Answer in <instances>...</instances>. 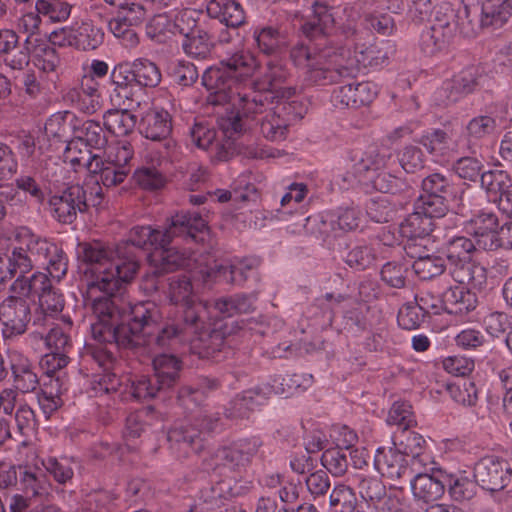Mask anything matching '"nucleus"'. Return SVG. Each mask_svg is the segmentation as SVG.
<instances>
[{
  "label": "nucleus",
  "instance_id": "41",
  "mask_svg": "<svg viewBox=\"0 0 512 512\" xmlns=\"http://www.w3.org/2000/svg\"><path fill=\"white\" fill-rule=\"evenodd\" d=\"M180 33L184 34L182 48L188 56L205 59L210 55L212 43L207 32L200 29H191L190 32L184 33L183 29H180Z\"/></svg>",
  "mask_w": 512,
  "mask_h": 512
},
{
  "label": "nucleus",
  "instance_id": "39",
  "mask_svg": "<svg viewBox=\"0 0 512 512\" xmlns=\"http://www.w3.org/2000/svg\"><path fill=\"white\" fill-rule=\"evenodd\" d=\"M129 65L131 67L136 86L155 88L160 84L162 80L161 71L151 60L138 58Z\"/></svg>",
  "mask_w": 512,
  "mask_h": 512
},
{
  "label": "nucleus",
  "instance_id": "43",
  "mask_svg": "<svg viewBox=\"0 0 512 512\" xmlns=\"http://www.w3.org/2000/svg\"><path fill=\"white\" fill-rule=\"evenodd\" d=\"M512 16V0L502 3H485L481 8V23L484 27L499 28Z\"/></svg>",
  "mask_w": 512,
  "mask_h": 512
},
{
  "label": "nucleus",
  "instance_id": "18",
  "mask_svg": "<svg viewBox=\"0 0 512 512\" xmlns=\"http://www.w3.org/2000/svg\"><path fill=\"white\" fill-rule=\"evenodd\" d=\"M67 99L77 110L87 115L95 114L102 107L98 84L88 76L82 78L79 87L73 88L67 93Z\"/></svg>",
  "mask_w": 512,
  "mask_h": 512
},
{
  "label": "nucleus",
  "instance_id": "19",
  "mask_svg": "<svg viewBox=\"0 0 512 512\" xmlns=\"http://www.w3.org/2000/svg\"><path fill=\"white\" fill-rule=\"evenodd\" d=\"M206 317L207 313L203 317V327L199 333L193 335V340L190 343L197 347L196 342H199V355L208 358L213 357L215 353L223 349L225 339L232 330H228V327L221 323H215L213 328L210 329L205 321Z\"/></svg>",
  "mask_w": 512,
  "mask_h": 512
},
{
  "label": "nucleus",
  "instance_id": "25",
  "mask_svg": "<svg viewBox=\"0 0 512 512\" xmlns=\"http://www.w3.org/2000/svg\"><path fill=\"white\" fill-rule=\"evenodd\" d=\"M415 249L414 244L404 246L406 254L415 259L412 268L420 279L429 280L444 273L447 267L444 258L429 253L421 254L416 252Z\"/></svg>",
  "mask_w": 512,
  "mask_h": 512
},
{
  "label": "nucleus",
  "instance_id": "20",
  "mask_svg": "<svg viewBox=\"0 0 512 512\" xmlns=\"http://www.w3.org/2000/svg\"><path fill=\"white\" fill-rule=\"evenodd\" d=\"M334 26V18L327 5L315 2L313 14L301 25L303 34L310 41L318 40L326 47V36Z\"/></svg>",
  "mask_w": 512,
  "mask_h": 512
},
{
  "label": "nucleus",
  "instance_id": "3",
  "mask_svg": "<svg viewBox=\"0 0 512 512\" xmlns=\"http://www.w3.org/2000/svg\"><path fill=\"white\" fill-rule=\"evenodd\" d=\"M80 257L90 266L93 280L90 292L98 287L108 291H118L136 277L140 261L127 243H119L115 248L99 242L81 245Z\"/></svg>",
  "mask_w": 512,
  "mask_h": 512
},
{
  "label": "nucleus",
  "instance_id": "62",
  "mask_svg": "<svg viewBox=\"0 0 512 512\" xmlns=\"http://www.w3.org/2000/svg\"><path fill=\"white\" fill-rule=\"evenodd\" d=\"M322 465L334 476H343L348 469V454L341 447L326 449L321 456Z\"/></svg>",
  "mask_w": 512,
  "mask_h": 512
},
{
  "label": "nucleus",
  "instance_id": "61",
  "mask_svg": "<svg viewBox=\"0 0 512 512\" xmlns=\"http://www.w3.org/2000/svg\"><path fill=\"white\" fill-rule=\"evenodd\" d=\"M360 496L367 502L376 503L386 496V487L378 477L356 475Z\"/></svg>",
  "mask_w": 512,
  "mask_h": 512
},
{
  "label": "nucleus",
  "instance_id": "31",
  "mask_svg": "<svg viewBox=\"0 0 512 512\" xmlns=\"http://www.w3.org/2000/svg\"><path fill=\"white\" fill-rule=\"evenodd\" d=\"M351 160L354 162L355 173L362 175L388 167L392 153L387 149L370 147L364 152H355Z\"/></svg>",
  "mask_w": 512,
  "mask_h": 512
},
{
  "label": "nucleus",
  "instance_id": "11",
  "mask_svg": "<svg viewBox=\"0 0 512 512\" xmlns=\"http://www.w3.org/2000/svg\"><path fill=\"white\" fill-rule=\"evenodd\" d=\"M474 478L483 489L500 491L512 481V468L505 459L485 457L476 463Z\"/></svg>",
  "mask_w": 512,
  "mask_h": 512
},
{
  "label": "nucleus",
  "instance_id": "56",
  "mask_svg": "<svg viewBox=\"0 0 512 512\" xmlns=\"http://www.w3.org/2000/svg\"><path fill=\"white\" fill-rule=\"evenodd\" d=\"M231 497H233V490L225 481L216 482L200 491V499L208 509L220 508Z\"/></svg>",
  "mask_w": 512,
  "mask_h": 512
},
{
  "label": "nucleus",
  "instance_id": "21",
  "mask_svg": "<svg viewBox=\"0 0 512 512\" xmlns=\"http://www.w3.org/2000/svg\"><path fill=\"white\" fill-rule=\"evenodd\" d=\"M8 358L15 389L22 393L35 391L39 379L30 360L18 351H10Z\"/></svg>",
  "mask_w": 512,
  "mask_h": 512
},
{
  "label": "nucleus",
  "instance_id": "64",
  "mask_svg": "<svg viewBox=\"0 0 512 512\" xmlns=\"http://www.w3.org/2000/svg\"><path fill=\"white\" fill-rule=\"evenodd\" d=\"M71 131V117L67 113H56L50 116L44 126L47 137H52L60 142H67Z\"/></svg>",
  "mask_w": 512,
  "mask_h": 512
},
{
  "label": "nucleus",
  "instance_id": "28",
  "mask_svg": "<svg viewBox=\"0 0 512 512\" xmlns=\"http://www.w3.org/2000/svg\"><path fill=\"white\" fill-rule=\"evenodd\" d=\"M158 247L149 256L150 268H155V273L166 275L186 265L188 255L174 247Z\"/></svg>",
  "mask_w": 512,
  "mask_h": 512
},
{
  "label": "nucleus",
  "instance_id": "40",
  "mask_svg": "<svg viewBox=\"0 0 512 512\" xmlns=\"http://www.w3.org/2000/svg\"><path fill=\"white\" fill-rule=\"evenodd\" d=\"M130 168H121L113 164H108L99 156L90 163V174L99 175L98 183L101 182L105 187H114L124 182Z\"/></svg>",
  "mask_w": 512,
  "mask_h": 512
},
{
  "label": "nucleus",
  "instance_id": "26",
  "mask_svg": "<svg viewBox=\"0 0 512 512\" xmlns=\"http://www.w3.org/2000/svg\"><path fill=\"white\" fill-rule=\"evenodd\" d=\"M264 95V106L262 110L256 113H249L248 115H241V121L243 122V117H249L257 115H262L257 119L258 124L260 126L261 134L270 141H281L284 140L287 136L288 126L284 123L281 117L274 111L273 108L267 109L266 105L268 104L267 95Z\"/></svg>",
  "mask_w": 512,
  "mask_h": 512
},
{
  "label": "nucleus",
  "instance_id": "27",
  "mask_svg": "<svg viewBox=\"0 0 512 512\" xmlns=\"http://www.w3.org/2000/svg\"><path fill=\"white\" fill-rule=\"evenodd\" d=\"M153 377L166 391L175 386L180 378L182 361L173 354L162 353L153 359Z\"/></svg>",
  "mask_w": 512,
  "mask_h": 512
},
{
  "label": "nucleus",
  "instance_id": "6",
  "mask_svg": "<svg viewBox=\"0 0 512 512\" xmlns=\"http://www.w3.org/2000/svg\"><path fill=\"white\" fill-rule=\"evenodd\" d=\"M451 277L459 284L482 290L487 284V269L473 259L475 245L465 236H453L442 245Z\"/></svg>",
  "mask_w": 512,
  "mask_h": 512
},
{
  "label": "nucleus",
  "instance_id": "33",
  "mask_svg": "<svg viewBox=\"0 0 512 512\" xmlns=\"http://www.w3.org/2000/svg\"><path fill=\"white\" fill-rule=\"evenodd\" d=\"M294 87H285L277 90V95L271 98H278L276 105L272 108L281 117L284 123L289 127L301 120L305 113V107L299 101L289 99L295 94Z\"/></svg>",
  "mask_w": 512,
  "mask_h": 512
},
{
  "label": "nucleus",
  "instance_id": "15",
  "mask_svg": "<svg viewBox=\"0 0 512 512\" xmlns=\"http://www.w3.org/2000/svg\"><path fill=\"white\" fill-rule=\"evenodd\" d=\"M478 71L475 67H467L443 83L436 92V98L443 105L457 102L462 97L473 92L478 86Z\"/></svg>",
  "mask_w": 512,
  "mask_h": 512
},
{
  "label": "nucleus",
  "instance_id": "10",
  "mask_svg": "<svg viewBox=\"0 0 512 512\" xmlns=\"http://www.w3.org/2000/svg\"><path fill=\"white\" fill-rule=\"evenodd\" d=\"M168 447L178 459H186L191 454L209 457V444L201 431L192 424L175 425L167 433Z\"/></svg>",
  "mask_w": 512,
  "mask_h": 512
},
{
  "label": "nucleus",
  "instance_id": "9",
  "mask_svg": "<svg viewBox=\"0 0 512 512\" xmlns=\"http://www.w3.org/2000/svg\"><path fill=\"white\" fill-rule=\"evenodd\" d=\"M146 16V9L141 3L131 2L118 7L116 16L108 20V28L122 45L133 48L139 43L136 28L143 24Z\"/></svg>",
  "mask_w": 512,
  "mask_h": 512
},
{
  "label": "nucleus",
  "instance_id": "53",
  "mask_svg": "<svg viewBox=\"0 0 512 512\" xmlns=\"http://www.w3.org/2000/svg\"><path fill=\"white\" fill-rule=\"evenodd\" d=\"M396 439L399 440L398 443L395 442L397 448L416 465L426 443L423 436L408 428L402 430Z\"/></svg>",
  "mask_w": 512,
  "mask_h": 512
},
{
  "label": "nucleus",
  "instance_id": "7",
  "mask_svg": "<svg viewBox=\"0 0 512 512\" xmlns=\"http://www.w3.org/2000/svg\"><path fill=\"white\" fill-rule=\"evenodd\" d=\"M262 446L263 442L257 436L239 439L227 447L209 453V457L203 459V467L206 470H214L219 465L217 460H221L223 465L233 471L245 470Z\"/></svg>",
  "mask_w": 512,
  "mask_h": 512
},
{
  "label": "nucleus",
  "instance_id": "57",
  "mask_svg": "<svg viewBox=\"0 0 512 512\" xmlns=\"http://www.w3.org/2000/svg\"><path fill=\"white\" fill-rule=\"evenodd\" d=\"M448 492L455 501L470 500L476 494L477 482L466 476L444 475Z\"/></svg>",
  "mask_w": 512,
  "mask_h": 512
},
{
  "label": "nucleus",
  "instance_id": "52",
  "mask_svg": "<svg viewBox=\"0 0 512 512\" xmlns=\"http://www.w3.org/2000/svg\"><path fill=\"white\" fill-rule=\"evenodd\" d=\"M113 92L119 99H130L132 87L135 85L134 76L128 63L116 65L110 74Z\"/></svg>",
  "mask_w": 512,
  "mask_h": 512
},
{
  "label": "nucleus",
  "instance_id": "36",
  "mask_svg": "<svg viewBox=\"0 0 512 512\" xmlns=\"http://www.w3.org/2000/svg\"><path fill=\"white\" fill-rule=\"evenodd\" d=\"M137 117L127 109H109L103 114L105 129L117 137L131 134L136 126Z\"/></svg>",
  "mask_w": 512,
  "mask_h": 512
},
{
  "label": "nucleus",
  "instance_id": "49",
  "mask_svg": "<svg viewBox=\"0 0 512 512\" xmlns=\"http://www.w3.org/2000/svg\"><path fill=\"white\" fill-rule=\"evenodd\" d=\"M91 386L96 396L118 393L123 400H127V397L124 395L125 383L111 370L95 374Z\"/></svg>",
  "mask_w": 512,
  "mask_h": 512
},
{
  "label": "nucleus",
  "instance_id": "22",
  "mask_svg": "<svg viewBox=\"0 0 512 512\" xmlns=\"http://www.w3.org/2000/svg\"><path fill=\"white\" fill-rule=\"evenodd\" d=\"M409 481L414 499L423 503L434 502L440 499L446 488L444 474L435 476L417 473Z\"/></svg>",
  "mask_w": 512,
  "mask_h": 512
},
{
  "label": "nucleus",
  "instance_id": "34",
  "mask_svg": "<svg viewBox=\"0 0 512 512\" xmlns=\"http://www.w3.org/2000/svg\"><path fill=\"white\" fill-rule=\"evenodd\" d=\"M50 284L51 280L47 274L35 272L30 276L15 279L11 286V290L17 297L35 301L36 298L39 299L42 293L50 287Z\"/></svg>",
  "mask_w": 512,
  "mask_h": 512
},
{
  "label": "nucleus",
  "instance_id": "14",
  "mask_svg": "<svg viewBox=\"0 0 512 512\" xmlns=\"http://www.w3.org/2000/svg\"><path fill=\"white\" fill-rule=\"evenodd\" d=\"M377 471L392 480L407 481L415 474V464L398 448H378L374 457Z\"/></svg>",
  "mask_w": 512,
  "mask_h": 512
},
{
  "label": "nucleus",
  "instance_id": "5",
  "mask_svg": "<svg viewBox=\"0 0 512 512\" xmlns=\"http://www.w3.org/2000/svg\"><path fill=\"white\" fill-rule=\"evenodd\" d=\"M167 226L153 228L147 226H134L128 233L126 241L133 253L136 255L133 247L148 250L157 249L170 245L176 239L183 241L202 240L199 234L207 230V222L196 212H181L173 215Z\"/></svg>",
  "mask_w": 512,
  "mask_h": 512
},
{
  "label": "nucleus",
  "instance_id": "55",
  "mask_svg": "<svg viewBox=\"0 0 512 512\" xmlns=\"http://www.w3.org/2000/svg\"><path fill=\"white\" fill-rule=\"evenodd\" d=\"M63 390H66V388H63V383L59 377H56V379H50L48 384H44V389L39 397V404L47 417L62 406L63 401L61 399V394Z\"/></svg>",
  "mask_w": 512,
  "mask_h": 512
},
{
  "label": "nucleus",
  "instance_id": "50",
  "mask_svg": "<svg viewBox=\"0 0 512 512\" xmlns=\"http://www.w3.org/2000/svg\"><path fill=\"white\" fill-rule=\"evenodd\" d=\"M28 255H31L33 265L47 263V259L52 253L57 251V245L42 239L34 234H27L22 243Z\"/></svg>",
  "mask_w": 512,
  "mask_h": 512
},
{
  "label": "nucleus",
  "instance_id": "1",
  "mask_svg": "<svg viewBox=\"0 0 512 512\" xmlns=\"http://www.w3.org/2000/svg\"><path fill=\"white\" fill-rule=\"evenodd\" d=\"M258 62L253 54L240 50L212 66L202 75L203 86L211 92L209 102L213 105L230 103L236 112L219 119V126L225 136L234 138L244 130L241 115L256 113L264 106V95L254 91L251 80Z\"/></svg>",
  "mask_w": 512,
  "mask_h": 512
},
{
  "label": "nucleus",
  "instance_id": "24",
  "mask_svg": "<svg viewBox=\"0 0 512 512\" xmlns=\"http://www.w3.org/2000/svg\"><path fill=\"white\" fill-rule=\"evenodd\" d=\"M71 131L73 136L82 140L86 146L102 150L108 143V138L100 122L95 120H80L71 116Z\"/></svg>",
  "mask_w": 512,
  "mask_h": 512
},
{
  "label": "nucleus",
  "instance_id": "30",
  "mask_svg": "<svg viewBox=\"0 0 512 512\" xmlns=\"http://www.w3.org/2000/svg\"><path fill=\"white\" fill-rule=\"evenodd\" d=\"M471 287L454 286L444 292L445 312L454 315H463L477 306V297Z\"/></svg>",
  "mask_w": 512,
  "mask_h": 512
},
{
  "label": "nucleus",
  "instance_id": "58",
  "mask_svg": "<svg viewBox=\"0 0 512 512\" xmlns=\"http://www.w3.org/2000/svg\"><path fill=\"white\" fill-rule=\"evenodd\" d=\"M329 504L335 512H354L357 507V497L351 487L338 484L330 493Z\"/></svg>",
  "mask_w": 512,
  "mask_h": 512
},
{
  "label": "nucleus",
  "instance_id": "44",
  "mask_svg": "<svg viewBox=\"0 0 512 512\" xmlns=\"http://www.w3.org/2000/svg\"><path fill=\"white\" fill-rule=\"evenodd\" d=\"M421 194L451 199L455 196V185L449 176L440 172L427 175L421 182Z\"/></svg>",
  "mask_w": 512,
  "mask_h": 512
},
{
  "label": "nucleus",
  "instance_id": "12",
  "mask_svg": "<svg viewBox=\"0 0 512 512\" xmlns=\"http://www.w3.org/2000/svg\"><path fill=\"white\" fill-rule=\"evenodd\" d=\"M48 204L59 222L71 224L76 220L77 213L86 212L85 188L71 185L50 196Z\"/></svg>",
  "mask_w": 512,
  "mask_h": 512
},
{
  "label": "nucleus",
  "instance_id": "8",
  "mask_svg": "<svg viewBox=\"0 0 512 512\" xmlns=\"http://www.w3.org/2000/svg\"><path fill=\"white\" fill-rule=\"evenodd\" d=\"M355 68L343 65L337 52L324 47L318 57L306 69L304 82L307 86H324L354 75Z\"/></svg>",
  "mask_w": 512,
  "mask_h": 512
},
{
  "label": "nucleus",
  "instance_id": "51",
  "mask_svg": "<svg viewBox=\"0 0 512 512\" xmlns=\"http://www.w3.org/2000/svg\"><path fill=\"white\" fill-rule=\"evenodd\" d=\"M72 8L73 6L65 0H37L35 4L40 16L51 23L66 21L71 15Z\"/></svg>",
  "mask_w": 512,
  "mask_h": 512
},
{
  "label": "nucleus",
  "instance_id": "17",
  "mask_svg": "<svg viewBox=\"0 0 512 512\" xmlns=\"http://www.w3.org/2000/svg\"><path fill=\"white\" fill-rule=\"evenodd\" d=\"M503 113L497 109H490L486 114L473 117L466 125V137L469 148L477 145V143L487 137L494 135L499 129L505 126L506 120Z\"/></svg>",
  "mask_w": 512,
  "mask_h": 512
},
{
  "label": "nucleus",
  "instance_id": "16",
  "mask_svg": "<svg viewBox=\"0 0 512 512\" xmlns=\"http://www.w3.org/2000/svg\"><path fill=\"white\" fill-rule=\"evenodd\" d=\"M141 134L152 141H165V148L169 151L175 147L173 140L168 139L172 131V119L164 109H152L142 117L139 125Z\"/></svg>",
  "mask_w": 512,
  "mask_h": 512
},
{
  "label": "nucleus",
  "instance_id": "32",
  "mask_svg": "<svg viewBox=\"0 0 512 512\" xmlns=\"http://www.w3.org/2000/svg\"><path fill=\"white\" fill-rule=\"evenodd\" d=\"M210 16L218 18L227 27L237 28L244 24L245 13L235 0H211L207 5Z\"/></svg>",
  "mask_w": 512,
  "mask_h": 512
},
{
  "label": "nucleus",
  "instance_id": "59",
  "mask_svg": "<svg viewBox=\"0 0 512 512\" xmlns=\"http://www.w3.org/2000/svg\"><path fill=\"white\" fill-rule=\"evenodd\" d=\"M449 200L439 196L421 194L414 204V208L431 220L441 218L449 211Z\"/></svg>",
  "mask_w": 512,
  "mask_h": 512
},
{
  "label": "nucleus",
  "instance_id": "13",
  "mask_svg": "<svg viewBox=\"0 0 512 512\" xmlns=\"http://www.w3.org/2000/svg\"><path fill=\"white\" fill-rule=\"evenodd\" d=\"M31 319L30 306L26 299L7 297L0 305V321L6 338L23 334Z\"/></svg>",
  "mask_w": 512,
  "mask_h": 512
},
{
  "label": "nucleus",
  "instance_id": "2",
  "mask_svg": "<svg viewBox=\"0 0 512 512\" xmlns=\"http://www.w3.org/2000/svg\"><path fill=\"white\" fill-rule=\"evenodd\" d=\"M91 283H87L85 305L96 318L91 323V333L99 343L116 344L124 348L131 343L129 335H135L143 329L146 321L155 322L159 318L157 304L152 301L129 305V310L120 308L114 293L103 287L90 292Z\"/></svg>",
  "mask_w": 512,
  "mask_h": 512
},
{
  "label": "nucleus",
  "instance_id": "47",
  "mask_svg": "<svg viewBox=\"0 0 512 512\" xmlns=\"http://www.w3.org/2000/svg\"><path fill=\"white\" fill-rule=\"evenodd\" d=\"M512 186V178L504 170L494 169L481 174V187L488 197L494 201Z\"/></svg>",
  "mask_w": 512,
  "mask_h": 512
},
{
  "label": "nucleus",
  "instance_id": "4",
  "mask_svg": "<svg viewBox=\"0 0 512 512\" xmlns=\"http://www.w3.org/2000/svg\"><path fill=\"white\" fill-rule=\"evenodd\" d=\"M159 318L147 325L135 335H129L130 344L125 349L148 346L151 349L179 350L183 345L193 340V335L203 327V317L206 314L205 305L186 306L174 313V316L160 325L162 313L157 305Z\"/></svg>",
  "mask_w": 512,
  "mask_h": 512
},
{
  "label": "nucleus",
  "instance_id": "35",
  "mask_svg": "<svg viewBox=\"0 0 512 512\" xmlns=\"http://www.w3.org/2000/svg\"><path fill=\"white\" fill-rule=\"evenodd\" d=\"M289 77L290 72L283 64L276 60H270L267 62L265 72L259 80L257 82L253 81L255 83L254 89L258 87L259 90H263V92L260 93L266 94L267 98L273 92L277 95V90L283 89L281 85L285 83Z\"/></svg>",
  "mask_w": 512,
  "mask_h": 512
},
{
  "label": "nucleus",
  "instance_id": "48",
  "mask_svg": "<svg viewBox=\"0 0 512 512\" xmlns=\"http://www.w3.org/2000/svg\"><path fill=\"white\" fill-rule=\"evenodd\" d=\"M166 391L154 377L141 376L140 378L131 381V383H125L124 395L128 398V395L138 401H144L152 399L157 396L158 393Z\"/></svg>",
  "mask_w": 512,
  "mask_h": 512
},
{
  "label": "nucleus",
  "instance_id": "46",
  "mask_svg": "<svg viewBox=\"0 0 512 512\" xmlns=\"http://www.w3.org/2000/svg\"><path fill=\"white\" fill-rule=\"evenodd\" d=\"M33 52V64L43 73H53L60 65V57L56 49L42 39H36Z\"/></svg>",
  "mask_w": 512,
  "mask_h": 512
},
{
  "label": "nucleus",
  "instance_id": "60",
  "mask_svg": "<svg viewBox=\"0 0 512 512\" xmlns=\"http://www.w3.org/2000/svg\"><path fill=\"white\" fill-rule=\"evenodd\" d=\"M396 211V205L387 196L370 199L366 204L367 216L376 223L388 222Z\"/></svg>",
  "mask_w": 512,
  "mask_h": 512
},
{
  "label": "nucleus",
  "instance_id": "29",
  "mask_svg": "<svg viewBox=\"0 0 512 512\" xmlns=\"http://www.w3.org/2000/svg\"><path fill=\"white\" fill-rule=\"evenodd\" d=\"M400 234L407 239L405 245L414 244L413 241H429L434 230V222L417 209L409 214L400 224Z\"/></svg>",
  "mask_w": 512,
  "mask_h": 512
},
{
  "label": "nucleus",
  "instance_id": "23",
  "mask_svg": "<svg viewBox=\"0 0 512 512\" xmlns=\"http://www.w3.org/2000/svg\"><path fill=\"white\" fill-rule=\"evenodd\" d=\"M258 293H237L214 301L213 307L222 317H234L253 313L256 310Z\"/></svg>",
  "mask_w": 512,
  "mask_h": 512
},
{
  "label": "nucleus",
  "instance_id": "37",
  "mask_svg": "<svg viewBox=\"0 0 512 512\" xmlns=\"http://www.w3.org/2000/svg\"><path fill=\"white\" fill-rule=\"evenodd\" d=\"M253 37L260 52L265 55H277L287 46V37L274 26L256 28Z\"/></svg>",
  "mask_w": 512,
  "mask_h": 512
},
{
  "label": "nucleus",
  "instance_id": "63",
  "mask_svg": "<svg viewBox=\"0 0 512 512\" xmlns=\"http://www.w3.org/2000/svg\"><path fill=\"white\" fill-rule=\"evenodd\" d=\"M466 231L468 234L473 236H479V234L495 232L499 228V220L496 214L493 212L481 211L474 215L466 223Z\"/></svg>",
  "mask_w": 512,
  "mask_h": 512
},
{
  "label": "nucleus",
  "instance_id": "38",
  "mask_svg": "<svg viewBox=\"0 0 512 512\" xmlns=\"http://www.w3.org/2000/svg\"><path fill=\"white\" fill-rule=\"evenodd\" d=\"M169 299L176 305L175 313L186 306L204 305L197 302L193 296V286L191 280L186 275H179L170 278Z\"/></svg>",
  "mask_w": 512,
  "mask_h": 512
},
{
  "label": "nucleus",
  "instance_id": "42",
  "mask_svg": "<svg viewBox=\"0 0 512 512\" xmlns=\"http://www.w3.org/2000/svg\"><path fill=\"white\" fill-rule=\"evenodd\" d=\"M440 27L439 25L438 28L431 26L421 34L420 48L427 56H433L445 50L454 37L450 30H441Z\"/></svg>",
  "mask_w": 512,
  "mask_h": 512
},
{
  "label": "nucleus",
  "instance_id": "45",
  "mask_svg": "<svg viewBox=\"0 0 512 512\" xmlns=\"http://www.w3.org/2000/svg\"><path fill=\"white\" fill-rule=\"evenodd\" d=\"M99 156L98 154H93L91 148L75 136L70 141H67L64 151L66 161L70 162L73 167H83L88 172L90 171V163L94 162V159H98Z\"/></svg>",
  "mask_w": 512,
  "mask_h": 512
},
{
  "label": "nucleus",
  "instance_id": "54",
  "mask_svg": "<svg viewBox=\"0 0 512 512\" xmlns=\"http://www.w3.org/2000/svg\"><path fill=\"white\" fill-rule=\"evenodd\" d=\"M75 36L74 47L84 51L95 50L104 39L103 31L88 22H83L75 30Z\"/></svg>",
  "mask_w": 512,
  "mask_h": 512
}]
</instances>
